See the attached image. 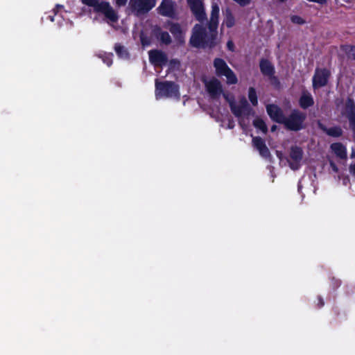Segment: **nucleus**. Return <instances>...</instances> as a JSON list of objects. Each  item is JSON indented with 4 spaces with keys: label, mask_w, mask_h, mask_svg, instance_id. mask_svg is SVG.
I'll list each match as a JSON object with an SVG mask.
<instances>
[{
    "label": "nucleus",
    "mask_w": 355,
    "mask_h": 355,
    "mask_svg": "<svg viewBox=\"0 0 355 355\" xmlns=\"http://www.w3.org/2000/svg\"><path fill=\"white\" fill-rule=\"evenodd\" d=\"M306 119V114L302 111L294 109L288 117H285L283 125L286 129L297 132L305 128L304 123Z\"/></svg>",
    "instance_id": "nucleus-1"
},
{
    "label": "nucleus",
    "mask_w": 355,
    "mask_h": 355,
    "mask_svg": "<svg viewBox=\"0 0 355 355\" xmlns=\"http://www.w3.org/2000/svg\"><path fill=\"white\" fill-rule=\"evenodd\" d=\"M82 3L89 7L94 8L97 12L103 13L106 18L112 22L118 20V15L108 2H99L98 0H81Z\"/></svg>",
    "instance_id": "nucleus-2"
},
{
    "label": "nucleus",
    "mask_w": 355,
    "mask_h": 355,
    "mask_svg": "<svg viewBox=\"0 0 355 355\" xmlns=\"http://www.w3.org/2000/svg\"><path fill=\"white\" fill-rule=\"evenodd\" d=\"M213 64L216 75L218 76H225L228 85H235L238 83V78L236 74L223 59L220 58H215Z\"/></svg>",
    "instance_id": "nucleus-3"
},
{
    "label": "nucleus",
    "mask_w": 355,
    "mask_h": 355,
    "mask_svg": "<svg viewBox=\"0 0 355 355\" xmlns=\"http://www.w3.org/2000/svg\"><path fill=\"white\" fill-rule=\"evenodd\" d=\"M155 94L158 97H173L179 94V87L173 81H155Z\"/></svg>",
    "instance_id": "nucleus-4"
},
{
    "label": "nucleus",
    "mask_w": 355,
    "mask_h": 355,
    "mask_svg": "<svg viewBox=\"0 0 355 355\" xmlns=\"http://www.w3.org/2000/svg\"><path fill=\"white\" fill-rule=\"evenodd\" d=\"M340 114L348 119L349 128L355 134V101L352 96H347L345 100Z\"/></svg>",
    "instance_id": "nucleus-5"
},
{
    "label": "nucleus",
    "mask_w": 355,
    "mask_h": 355,
    "mask_svg": "<svg viewBox=\"0 0 355 355\" xmlns=\"http://www.w3.org/2000/svg\"><path fill=\"white\" fill-rule=\"evenodd\" d=\"M156 0H130L129 7L137 15L148 13L156 5Z\"/></svg>",
    "instance_id": "nucleus-6"
},
{
    "label": "nucleus",
    "mask_w": 355,
    "mask_h": 355,
    "mask_svg": "<svg viewBox=\"0 0 355 355\" xmlns=\"http://www.w3.org/2000/svg\"><path fill=\"white\" fill-rule=\"evenodd\" d=\"M230 107L232 114L238 118L243 115L249 116L252 112V107L244 96L240 99L239 105H236L234 98H232L231 102H230Z\"/></svg>",
    "instance_id": "nucleus-7"
},
{
    "label": "nucleus",
    "mask_w": 355,
    "mask_h": 355,
    "mask_svg": "<svg viewBox=\"0 0 355 355\" xmlns=\"http://www.w3.org/2000/svg\"><path fill=\"white\" fill-rule=\"evenodd\" d=\"M331 76V71L327 68H316L312 78V86L314 90L326 86Z\"/></svg>",
    "instance_id": "nucleus-8"
},
{
    "label": "nucleus",
    "mask_w": 355,
    "mask_h": 355,
    "mask_svg": "<svg viewBox=\"0 0 355 355\" xmlns=\"http://www.w3.org/2000/svg\"><path fill=\"white\" fill-rule=\"evenodd\" d=\"M205 37H207L206 28L202 25L197 24L193 28L189 43L195 48H200Z\"/></svg>",
    "instance_id": "nucleus-9"
},
{
    "label": "nucleus",
    "mask_w": 355,
    "mask_h": 355,
    "mask_svg": "<svg viewBox=\"0 0 355 355\" xmlns=\"http://www.w3.org/2000/svg\"><path fill=\"white\" fill-rule=\"evenodd\" d=\"M190 10L196 19L200 23L207 20L203 3L200 0H187Z\"/></svg>",
    "instance_id": "nucleus-10"
},
{
    "label": "nucleus",
    "mask_w": 355,
    "mask_h": 355,
    "mask_svg": "<svg viewBox=\"0 0 355 355\" xmlns=\"http://www.w3.org/2000/svg\"><path fill=\"white\" fill-rule=\"evenodd\" d=\"M157 12L164 17L171 19H177L175 3L172 0H162L157 8Z\"/></svg>",
    "instance_id": "nucleus-11"
},
{
    "label": "nucleus",
    "mask_w": 355,
    "mask_h": 355,
    "mask_svg": "<svg viewBox=\"0 0 355 355\" xmlns=\"http://www.w3.org/2000/svg\"><path fill=\"white\" fill-rule=\"evenodd\" d=\"M206 91L212 99L218 98L223 93V86L220 80L216 78L205 83Z\"/></svg>",
    "instance_id": "nucleus-12"
},
{
    "label": "nucleus",
    "mask_w": 355,
    "mask_h": 355,
    "mask_svg": "<svg viewBox=\"0 0 355 355\" xmlns=\"http://www.w3.org/2000/svg\"><path fill=\"white\" fill-rule=\"evenodd\" d=\"M164 26L165 28H168L175 41L179 44H183L184 43V34L182 26L179 23L168 20L166 21Z\"/></svg>",
    "instance_id": "nucleus-13"
},
{
    "label": "nucleus",
    "mask_w": 355,
    "mask_h": 355,
    "mask_svg": "<svg viewBox=\"0 0 355 355\" xmlns=\"http://www.w3.org/2000/svg\"><path fill=\"white\" fill-rule=\"evenodd\" d=\"M303 155L304 152L301 147L296 145L291 147L289 156L291 162H289V166L291 169L297 170L299 168Z\"/></svg>",
    "instance_id": "nucleus-14"
},
{
    "label": "nucleus",
    "mask_w": 355,
    "mask_h": 355,
    "mask_svg": "<svg viewBox=\"0 0 355 355\" xmlns=\"http://www.w3.org/2000/svg\"><path fill=\"white\" fill-rule=\"evenodd\" d=\"M266 108L267 114L272 121L279 124L284 123L286 116L281 107L276 104H268Z\"/></svg>",
    "instance_id": "nucleus-15"
},
{
    "label": "nucleus",
    "mask_w": 355,
    "mask_h": 355,
    "mask_svg": "<svg viewBox=\"0 0 355 355\" xmlns=\"http://www.w3.org/2000/svg\"><path fill=\"white\" fill-rule=\"evenodd\" d=\"M149 61L155 67H162L168 62L166 54L161 50L153 49L148 52Z\"/></svg>",
    "instance_id": "nucleus-16"
},
{
    "label": "nucleus",
    "mask_w": 355,
    "mask_h": 355,
    "mask_svg": "<svg viewBox=\"0 0 355 355\" xmlns=\"http://www.w3.org/2000/svg\"><path fill=\"white\" fill-rule=\"evenodd\" d=\"M252 145L258 150L260 155L264 158H268L271 156L270 152L267 147L265 141L260 137H252Z\"/></svg>",
    "instance_id": "nucleus-17"
},
{
    "label": "nucleus",
    "mask_w": 355,
    "mask_h": 355,
    "mask_svg": "<svg viewBox=\"0 0 355 355\" xmlns=\"http://www.w3.org/2000/svg\"><path fill=\"white\" fill-rule=\"evenodd\" d=\"M219 12L220 9L218 5L216 3H212L210 20L208 23L209 31H216L217 30L218 26Z\"/></svg>",
    "instance_id": "nucleus-18"
},
{
    "label": "nucleus",
    "mask_w": 355,
    "mask_h": 355,
    "mask_svg": "<svg viewBox=\"0 0 355 355\" xmlns=\"http://www.w3.org/2000/svg\"><path fill=\"white\" fill-rule=\"evenodd\" d=\"M153 35L160 41L162 44L169 45L172 42L171 37L166 31H162L159 26H155L153 29Z\"/></svg>",
    "instance_id": "nucleus-19"
},
{
    "label": "nucleus",
    "mask_w": 355,
    "mask_h": 355,
    "mask_svg": "<svg viewBox=\"0 0 355 355\" xmlns=\"http://www.w3.org/2000/svg\"><path fill=\"white\" fill-rule=\"evenodd\" d=\"M259 68L263 76L269 77L275 73L274 66L268 59L262 58L260 60Z\"/></svg>",
    "instance_id": "nucleus-20"
},
{
    "label": "nucleus",
    "mask_w": 355,
    "mask_h": 355,
    "mask_svg": "<svg viewBox=\"0 0 355 355\" xmlns=\"http://www.w3.org/2000/svg\"><path fill=\"white\" fill-rule=\"evenodd\" d=\"M299 105L301 108L306 110L314 105V99L308 92H302L299 99Z\"/></svg>",
    "instance_id": "nucleus-21"
},
{
    "label": "nucleus",
    "mask_w": 355,
    "mask_h": 355,
    "mask_svg": "<svg viewBox=\"0 0 355 355\" xmlns=\"http://www.w3.org/2000/svg\"><path fill=\"white\" fill-rule=\"evenodd\" d=\"M318 126L320 130H322L324 132H325L327 135L330 137H340L343 135V130L338 125L328 128L322 123H319Z\"/></svg>",
    "instance_id": "nucleus-22"
},
{
    "label": "nucleus",
    "mask_w": 355,
    "mask_h": 355,
    "mask_svg": "<svg viewBox=\"0 0 355 355\" xmlns=\"http://www.w3.org/2000/svg\"><path fill=\"white\" fill-rule=\"evenodd\" d=\"M331 149L338 157L340 159L347 158V149L342 143L336 142L332 144L331 145Z\"/></svg>",
    "instance_id": "nucleus-23"
},
{
    "label": "nucleus",
    "mask_w": 355,
    "mask_h": 355,
    "mask_svg": "<svg viewBox=\"0 0 355 355\" xmlns=\"http://www.w3.org/2000/svg\"><path fill=\"white\" fill-rule=\"evenodd\" d=\"M210 32V35L208 36L207 35V37H205L200 48L205 49L208 47L209 49H213L217 45V30Z\"/></svg>",
    "instance_id": "nucleus-24"
},
{
    "label": "nucleus",
    "mask_w": 355,
    "mask_h": 355,
    "mask_svg": "<svg viewBox=\"0 0 355 355\" xmlns=\"http://www.w3.org/2000/svg\"><path fill=\"white\" fill-rule=\"evenodd\" d=\"M114 51L119 58L124 60L130 59V55L128 49L120 43L115 44Z\"/></svg>",
    "instance_id": "nucleus-25"
},
{
    "label": "nucleus",
    "mask_w": 355,
    "mask_h": 355,
    "mask_svg": "<svg viewBox=\"0 0 355 355\" xmlns=\"http://www.w3.org/2000/svg\"><path fill=\"white\" fill-rule=\"evenodd\" d=\"M235 24V18L229 9L226 10L225 17L223 21V25L226 26L227 28H230Z\"/></svg>",
    "instance_id": "nucleus-26"
},
{
    "label": "nucleus",
    "mask_w": 355,
    "mask_h": 355,
    "mask_svg": "<svg viewBox=\"0 0 355 355\" xmlns=\"http://www.w3.org/2000/svg\"><path fill=\"white\" fill-rule=\"evenodd\" d=\"M248 98L253 106L258 105V97L256 89L250 87L248 89Z\"/></svg>",
    "instance_id": "nucleus-27"
},
{
    "label": "nucleus",
    "mask_w": 355,
    "mask_h": 355,
    "mask_svg": "<svg viewBox=\"0 0 355 355\" xmlns=\"http://www.w3.org/2000/svg\"><path fill=\"white\" fill-rule=\"evenodd\" d=\"M253 125L255 128L259 129L264 134L268 132V127L265 121L261 119H256L253 121Z\"/></svg>",
    "instance_id": "nucleus-28"
},
{
    "label": "nucleus",
    "mask_w": 355,
    "mask_h": 355,
    "mask_svg": "<svg viewBox=\"0 0 355 355\" xmlns=\"http://www.w3.org/2000/svg\"><path fill=\"white\" fill-rule=\"evenodd\" d=\"M140 41L143 46H148L151 44V40L150 37L144 35V33H141L140 35Z\"/></svg>",
    "instance_id": "nucleus-29"
},
{
    "label": "nucleus",
    "mask_w": 355,
    "mask_h": 355,
    "mask_svg": "<svg viewBox=\"0 0 355 355\" xmlns=\"http://www.w3.org/2000/svg\"><path fill=\"white\" fill-rule=\"evenodd\" d=\"M291 21H292V23L299 25H302L305 24V20L298 15H292L291 17Z\"/></svg>",
    "instance_id": "nucleus-30"
},
{
    "label": "nucleus",
    "mask_w": 355,
    "mask_h": 355,
    "mask_svg": "<svg viewBox=\"0 0 355 355\" xmlns=\"http://www.w3.org/2000/svg\"><path fill=\"white\" fill-rule=\"evenodd\" d=\"M341 285V281L339 279L336 278L335 277H331V286L334 290L337 289Z\"/></svg>",
    "instance_id": "nucleus-31"
},
{
    "label": "nucleus",
    "mask_w": 355,
    "mask_h": 355,
    "mask_svg": "<svg viewBox=\"0 0 355 355\" xmlns=\"http://www.w3.org/2000/svg\"><path fill=\"white\" fill-rule=\"evenodd\" d=\"M180 65V61L177 58L171 59L169 61L170 69H175L176 67H179Z\"/></svg>",
    "instance_id": "nucleus-32"
},
{
    "label": "nucleus",
    "mask_w": 355,
    "mask_h": 355,
    "mask_svg": "<svg viewBox=\"0 0 355 355\" xmlns=\"http://www.w3.org/2000/svg\"><path fill=\"white\" fill-rule=\"evenodd\" d=\"M112 54L106 55L103 57V61L105 64H106L108 67H110L112 64Z\"/></svg>",
    "instance_id": "nucleus-33"
},
{
    "label": "nucleus",
    "mask_w": 355,
    "mask_h": 355,
    "mask_svg": "<svg viewBox=\"0 0 355 355\" xmlns=\"http://www.w3.org/2000/svg\"><path fill=\"white\" fill-rule=\"evenodd\" d=\"M268 78L270 80L272 85H274L275 86L279 85V84H280L279 80L278 78L275 76V74L272 76H270Z\"/></svg>",
    "instance_id": "nucleus-34"
},
{
    "label": "nucleus",
    "mask_w": 355,
    "mask_h": 355,
    "mask_svg": "<svg viewBox=\"0 0 355 355\" xmlns=\"http://www.w3.org/2000/svg\"><path fill=\"white\" fill-rule=\"evenodd\" d=\"M227 48L231 52L235 51V46L232 40H229L227 42Z\"/></svg>",
    "instance_id": "nucleus-35"
},
{
    "label": "nucleus",
    "mask_w": 355,
    "mask_h": 355,
    "mask_svg": "<svg viewBox=\"0 0 355 355\" xmlns=\"http://www.w3.org/2000/svg\"><path fill=\"white\" fill-rule=\"evenodd\" d=\"M324 305V301L322 296L318 295V304H316V306L318 309H320L323 307Z\"/></svg>",
    "instance_id": "nucleus-36"
},
{
    "label": "nucleus",
    "mask_w": 355,
    "mask_h": 355,
    "mask_svg": "<svg viewBox=\"0 0 355 355\" xmlns=\"http://www.w3.org/2000/svg\"><path fill=\"white\" fill-rule=\"evenodd\" d=\"M128 0H115V4L118 7H122L126 5Z\"/></svg>",
    "instance_id": "nucleus-37"
},
{
    "label": "nucleus",
    "mask_w": 355,
    "mask_h": 355,
    "mask_svg": "<svg viewBox=\"0 0 355 355\" xmlns=\"http://www.w3.org/2000/svg\"><path fill=\"white\" fill-rule=\"evenodd\" d=\"M221 94H223V98H225V100L227 102H228L229 104H230V102H231V98H234L233 96H230V95L228 93L224 92L223 91V93Z\"/></svg>",
    "instance_id": "nucleus-38"
},
{
    "label": "nucleus",
    "mask_w": 355,
    "mask_h": 355,
    "mask_svg": "<svg viewBox=\"0 0 355 355\" xmlns=\"http://www.w3.org/2000/svg\"><path fill=\"white\" fill-rule=\"evenodd\" d=\"M350 50L347 52L353 59L355 60V46H350Z\"/></svg>",
    "instance_id": "nucleus-39"
},
{
    "label": "nucleus",
    "mask_w": 355,
    "mask_h": 355,
    "mask_svg": "<svg viewBox=\"0 0 355 355\" xmlns=\"http://www.w3.org/2000/svg\"><path fill=\"white\" fill-rule=\"evenodd\" d=\"M349 173L355 177V164H351L349 167Z\"/></svg>",
    "instance_id": "nucleus-40"
},
{
    "label": "nucleus",
    "mask_w": 355,
    "mask_h": 355,
    "mask_svg": "<svg viewBox=\"0 0 355 355\" xmlns=\"http://www.w3.org/2000/svg\"><path fill=\"white\" fill-rule=\"evenodd\" d=\"M277 126L276 125H272L270 128V131L272 132H274L277 130Z\"/></svg>",
    "instance_id": "nucleus-41"
},
{
    "label": "nucleus",
    "mask_w": 355,
    "mask_h": 355,
    "mask_svg": "<svg viewBox=\"0 0 355 355\" xmlns=\"http://www.w3.org/2000/svg\"><path fill=\"white\" fill-rule=\"evenodd\" d=\"M331 165H333L334 170L337 171L336 166L334 165L333 164H331Z\"/></svg>",
    "instance_id": "nucleus-42"
},
{
    "label": "nucleus",
    "mask_w": 355,
    "mask_h": 355,
    "mask_svg": "<svg viewBox=\"0 0 355 355\" xmlns=\"http://www.w3.org/2000/svg\"><path fill=\"white\" fill-rule=\"evenodd\" d=\"M277 1H279V2L284 3V2L287 1L288 0H277Z\"/></svg>",
    "instance_id": "nucleus-43"
},
{
    "label": "nucleus",
    "mask_w": 355,
    "mask_h": 355,
    "mask_svg": "<svg viewBox=\"0 0 355 355\" xmlns=\"http://www.w3.org/2000/svg\"><path fill=\"white\" fill-rule=\"evenodd\" d=\"M351 156H352V157H355V153H354V152H353V153H352V155H351Z\"/></svg>",
    "instance_id": "nucleus-44"
},
{
    "label": "nucleus",
    "mask_w": 355,
    "mask_h": 355,
    "mask_svg": "<svg viewBox=\"0 0 355 355\" xmlns=\"http://www.w3.org/2000/svg\"><path fill=\"white\" fill-rule=\"evenodd\" d=\"M56 7L60 8V7H62V6H60V5H57Z\"/></svg>",
    "instance_id": "nucleus-45"
}]
</instances>
